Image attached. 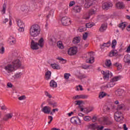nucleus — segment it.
<instances>
[{"mask_svg": "<svg viewBox=\"0 0 130 130\" xmlns=\"http://www.w3.org/2000/svg\"><path fill=\"white\" fill-rule=\"evenodd\" d=\"M41 32V28L38 24H34L30 26L29 33L31 37H37Z\"/></svg>", "mask_w": 130, "mask_h": 130, "instance_id": "1", "label": "nucleus"}, {"mask_svg": "<svg viewBox=\"0 0 130 130\" xmlns=\"http://www.w3.org/2000/svg\"><path fill=\"white\" fill-rule=\"evenodd\" d=\"M100 122L101 124H106V125H109V124H112V121L109 119L108 117H103L101 119Z\"/></svg>", "mask_w": 130, "mask_h": 130, "instance_id": "2", "label": "nucleus"}, {"mask_svg": "<svg viewBox=\"0 0 130 130\" xmlns=\"http://www.w3.org/2000/svg\"><path fill=\"white\" fill-rule=\"evenodd\" d=\"M12 66L16 71V70H18V69H20V68H21V66H22V62L20 59H16L13 61Z\"/></svg>", "mask_w": 130, "mask_h": 130, "instance_id": "3", "label": "nucleus"}, {"mask_svg": "<svg viewBox=\"0 0 130 130\" xmlns=\"http://www.w3.org/2000/svg\"><path fill=\"white\" fill-rule=\"evenodd\" d=\"M61 22L64 26H68V25H71V21L70 18H68V17L65 16L62 18L61 20Z\"/></svg>", "mask_w": 130, "mask_h": 130, "instance_id": "4", "label": "nucleus"}, {"mask_svg": "<svg viewBox=\"0 0 130 130\" xmlns=\"http://www.w3.org/2000/svg\"><path fill=\"white\" fill-rule=\"evenodd\" d=\"M4 70H5L6 72L8 74H10V73H12V72H15V71H16L12 64H11L5 66L4 67Z\"/></svg>", "mask_w": 130, "mask_h": 130, "instance_id": "5", "label": "nucleus"}, {"mask_svg": "<svg viewBox=\"0 0 130 130\" xmlns=\"http://www.w3.org/2000/svg\"><path fill=\"white\" fill-rule=\"evenodd\" d=\"M101 73L103 75L104 80H108L109 79V77H112V73H111L109 71H102Z\"/></svg>", "mask_w": 130, "mask_h": 130, "instance_id": "6", "label": "nucleus"}, {"mask_svg": "<svg viewBox=\"0 0 130 130\" xmlns=\"http://www.w3.org/2000/svg\"><path fill=\"white\" fill-rule=\"evenodd\" d=\"M78 52V48L77 47H71L69 49L68 53L69 55H75Z\"/></svg>", "mask_w": 130, "mask_h": 130, "instance_id": "7", "label": "nucleus"}, {"mask_svg": "<svg viewBox=\"0 0 130 130\" xmlns=\"http://www.w3.org/2000/svg\"><path fill=\"white\" fill-rule=\"evenodd\" d=\"M93 0H81V2L84 3V8L85 9H89L90 7L93 6Z\"/></svg>", "mask_w": 130, "mask_h": 130, "instance_id": "8", "label": "nucleus"}, {"mask_svg": "<svg viewBox=\"0 0 130 130\" xmlns=\"http://www.w3.org/2000/svg\"><path fill=\"white\" fill-rule=\"evenodd\" d=\"M71 122L73 124H81V122L78 117H72L71 119Z\"/></svg>", "mask_w": 130, "mask_h": 130, "instance_id": "9", "label": "nucleus"}, {"mask_svg": "<svg viewBox=\"0 0 130 130\" xmlns=\"http://www.w3.org/2000/svg\"><path fill=\"white\" fill-rule=\"evenodd\" d=\"M112 7H113V4L111 2H107L102 5V8L104 10H108Z\"/></svg>", "mask_w": 130, "mask_h": 130, "instance_id": "10", "label": "nucleus"}, {"mask_svg": "<svg viewBox=\"0 0 130 130\" xmlns=\"http://www.w3.org/2000/svg\"><path fill=\"white\" fill-rule=\"evenodd\" d=\"M30 47L33 50H37L39 49V45H38V43L31 40Z\"/></svg>", "mask_w": 130, "mask_h": 130, "instance_id": "11", "label": "nucleus"}, {"mask_svg": "<svg viewBox=\"0 0 130 130\" xmlns=\"http://www.w3.org/2000/svg\"><path fill=\"white\" fill-rule=\"evenodd\" d=\"M94 53L93 52H90L89 53V54L90 56L89 59H86V62L88 63H93L94 61V55H93Z\"/></svg>", "mask_w": 130, "mask_h": 130, "instance_id": "12", "label": "nucleus"}, {"mask_svg": "<svg viewBox=\"0 0 130 130\" xmlns=\"http://www.w3.org/2000/svg\"><path fill=\"white\" fill-rule=\"evenodd\" d=\"M42 111L45 114H49L50 113V111H51V108L49 106H45L43 108H42Z\"/></svg>", "mask_w": 130, "mask_h": 130, "instance_id": "13", "label": "nucleus"}, {"mask_svg": "<svg viewBox=\"0 0 130 130\" xmlns=\"http://www.w3.org/2000/svg\"><path fill=\"white\" fill-rule=\"evenodd\" d=\"M89 97V95L86 94L77 95L73 97V99L76 100V99H87Z\"/></svg>", "mask_w": 130, "mask_h": 130, "instance_id": "14", "label": "nucleus"}, {"mask_svg": "<svg viewBox=\"0 0 130 130\" xmlns=\"http://www.w3.org/2000/svg\"><path fill=\"white\" fill-rule=\"evenodd\" d=\"M115 120L116 121H117V122H122L123 121V116H118V115L117 114H116V117H114Z\"/></svg>", "mask_w": 130, "mask_h": 130, "instance_id": "15", "label": "nucleus"}, {"mask_svg": "<svg viewBox=\"0 0 130 130\" xmlns=\"http://www.w3.org/2000/svg\"><path fill=\"white\" fill-rule=\"evenodd\" d=\"M82 10V7L80 6H75L73 8V11L75 13H80Z\"/></svg>", "mask_w": 130, "mask_h": 130, "instance_id": "16", "label": "nucleus"}, {"mask_svg": "<svg viewBox=\"0 0 130 130\" xmlns=\"http://www.w3.org/2000/svg\"><path fill=\"white\" fill-rule=\"evenodd\" d=\"M106 29H107V24H103L101 26V27L99 29L100 32H104L106 31Z\"/></svg>", "mask_w": 130, "mask_h": 130, "instance_id": "17", "label": "nucleus"}, {"mask_svg": "<svg viewBox=\"0 0 130 130\" xmlns=\"http://www.w3.org/2000/svg\"><path fill=\"white\" fill-rule=\"evenodd\" d=\"M116 7L117 9H123L124 8V4L122 2H117L116 4Z\"/></svg>", "mask_w": 130, "mask_h": 130, "instance_id": "18", "label": "nucleus"}, {"mask_svg": "<svg viewBox=\"0 0 130 130\" xmlns=\"http://www.w3.org/2000/svg\"><path fill=\"white\" fill-rule=\"evenodd\" d=\"M16 22L18 26V27H25V24L24 22L21 21V20L19 19H16Z\"/></svg>", "mask_w": 130, "mask_h": 130, "instance_id": "19", "label": "nucleus"}, {"mask_svg": "<svg viewBox=\"0 0 130 130\" xmlns=\"http://www.w3.org/2000/svg\"><path fill=\"white\" fill-rule=\"evenodd\" d=\"M117 55H118V53L117 50H113L110 52V56L111 57H112V56H117Z\"/></svg>", "mask_w": 130, "mask_h": 130, "instance_id": "20", "label": "nucleus"}, {"mask_svg": "<svg viewBox=\"0 0 130 130\" xmlns=\"http://www.w3.org/2000/svg\"><path fill=\"white\" fill-rule=\"evenodd\" d=\"M81 41V37H76L73 39V43L74 44H77V43H79Z\"/></svg>", "mask_w": 130, "mask_h": 130, "instance_id": "21", "label": "nucleus"}, {"mask_svg": "<svg viewBox=\"0 0 130 130\" xmlns=\"http://www.w3.org/2000/svg\"><path fill=\"white\" fill-rule=\"evenodd\" d=\"M21 10L22 12H25V13H28V12H29V7H28L26 5H23V6H21Z\"/></svg>", "mask_w": 130, "mask_h": 130, "instance_id": "22", "label": "nucleus"}, {"mask_svg": "<svg viewBox=\"0 0 130 130\" xmlns=\"http://www.w3.org/2000/svg\"><path fill=\"white\" fill-rule=\"evenodd\" d=\"M12 117H13V113H8L7 114L4 118V120H8V119H11V118H12Z\"/></svg>", "mask_w": 130, "mask_h": 130, "instance_id": "23", "label": "nucleus"}, {"mask_svg": "<svg viewBox=\"0 0 130 130\" xmlns=\"http://www.w3.org/2000/svg\"><path fill=\"white\" fill-rule=\"evenodd\" d=\"M50 87L51 88H56L57 87V83L54 80H52L50 82Z\"/></svg>", "mask_w": 130, "mask_h": 130, "instance_id": "24", "label": "nucleus"}, {"mask_svg": "<svg viewBox=\"0 0 130 130\" xmlns=\"http://www.w3.org/2000/svg\"><path fill=\"white\" fill-rule=\"evenodd\" d=\"M45 78L47 81H48V80H50V78H51V72L47 71L45 74Z\"/></svg>", "mask_w": 130, "mask_h": 130, "instance_id": "25", "label": "nucleus"}, {"mask_svg": "<svg viewBox=\"0 0 130 130\" xmlns=\"http://www.w3.org/2000/svg\"><path fill=\"white\" fill-rule=\"evenodd\" d=\"M124 61L127 63H130V55L129 54H127L124 56Z\"/></svg>", "mask_w": 130, "mask_h": 130, "instance_id": "26", "label": "nucleus"}, {"mask_svg": "<svg viewBox=\"0 0 130 130\" xmlns=\"http://www.w3.org/2000/svg\"><path fill=\"white\" fill-rule=\"evenodd\" d=\"M115 85V83L113 82L112 81H111L110 82H109L106 86V88H112V87H114Z\"/></svg>", "mask_w": 130, "mask_h": 130, "instance_id": "27", "label": "nucleus"}, {"mask_svg": "<svg viewBox=\"0 0 130 130\" xmlns=\"http://www.w3.org/2000/svg\"><path fill=\"white\" fill-rule=\"evenodd\" d=\"M38 44L40 47H43L44 45V40H43V38H41L39 40V43H38Z\"/></svg>", "mask_w": 130, "mask_h": 130, "instance_id": "28", "label": "nucleus"}, {"mask_svg": "<svg viewBox=\"0 0 130 130\" xmlns=\"http://www.w3.org/2000/svg\"><path fill=\"white\" fill-rule=\"evenodd\" d=\"M48 103L49 105L53 106V108L56 107V103L54 102L53 101H50V100H48Z\"/></svg>", "mask_w": 130, "mask_h": 130, "instance_id": "29", "label": "nucleus"}, {"mask_svg": "<svg viewBox=\"0 0 130 130\" xmlns=\"http://www.w3.org/2000/svg\"><path fill=\"white\" fill-rule=\"evenodd\" d=\"M90 17L91 16L90 15V14H89V12H86L83 15V19H84L85 20H89Z\"/></svg>", "mask_w": 130, "mask_h": 130, "instance_id": "30", "label": "nucleus"}, {"mask_svg": "<svg viewBox=\"0 0 130 130\" xmlns=\"http://www.w3.org/2000/svg\"><path fill=\"white\" fill-rule=\"evenodd\" d=\"M51 66L54 70H60V67L56 63L51 64Z\"/></svg>", "mask_w": 130, "mask_h": 130, "instance_id": "31", "label": "nucleus"}, {"mask_svg": "<svg viewBox=\"0 0 130 130\" xmlns=\"http://www.w3.org/2000/svg\"><path fill=\"white\" fill-rule=\"evenodd\" d=\"M119 28H121L122 30L126 27V22H122L118 25Z\"/></svg>", "mask_w": 130, "mask_h": 130, "instance_id": "32", "label": "nucleus"}, {"mask_svg": "<svg viewBox=\"0 0 130 130\" xmlns=\"http://www.w3.org/2000/svg\"><path fill=\"white\" fill-rule=\"evenodd\" d=\"M9 42L10 44H15L16 43V39L12 36L9 38Z\"/></svg>", "mask_w": 130, "mask_h": 130, "instance_id": "33", "label": "nucleus"}, {"mask_svg": "<svg viewBox=\"0 0 130 130\" xmlns=\"http://www.w3.org/2000/svg\"><path fill=\"white\" fill-rule=\"evenodd\" d=\"M105 65L106 68H110L112 66L111 60H110V59H107L106 60Z\"/></svg>", "mask_w": 130, "mask_h": 130, "instance_id": "34", "label": "nucleus"}, {"mask_svg": "<svg viewBox=\"0 0 130 130\" xmlns=\"http://www.w3.org/2000/svg\"><path fill=\"white\" fill-rule=\"evenodd\" d=\"M106 95H107V93L104 91H102L100 92L99 98H100V99H102V98H104V97H105Z\"/></svg>", "mask_w": 130, "mask_h": 130, "instance_id": "35", "label": "nucleus"}, {"mask_svg": "<svg viewBox=\"0 0 130 130\" xmlns=\"http://www.w3.org/2000/svg\"><path fill=\"white\" fill-rule=\"evenodd\" d=\"M57 45L60 49H63V45H62L61 41L58 42L57 43Z\"/></svg>", "mask_w": 130, "mask_h": 130, "instance_id": "36", "label": "nucleus"}, {"mask_svg": "<svg viewBox=\"0 0 130 130\" xmlns=\"http://www.w3.org/2000/svg\"><path fill=\"white\" fill-rule=\"evenodd\" d=\"M115 94L117 96H121L122 95V90L118 89L115 91Z\"/></svg>", "mask_w": 130, "mask_h": 130, "instance_id": "37", "label": "nucleus"}, {"mask_svg": "<svg viewBox=\"0 0 130 130\" xmlns=\"http://www.w3.org/2000/svg\"><path fill=\"white\" fill-rule=\"evenodd\" d=\"M7 10V4L6 3H4L3 6V9L2 10V14H6V11Z\"/></svg>", "mask_w": 130, "mask_h": 130, "instance_id": "38", "label": "nucleus"}, {"mask_svg": "<svg viewBox=\"0 0 130 130\" xmlns=\"http://www.w3.org/2000/svg\"><path fill=\"white\" fill-rule=\"evenodd\" d=\"M22 75H23V74L21 72L16 73L14 76V79H20L22 76Z\"/></svg>", "mask_w": 130, "mask_h": 130, "instance_id": "39", "label": "nucleus"}, {"mask_svg": "<svg viewBox=\"0 0 130 130\" xmlns=\"http://www.w3.org/2000/svg\"><path fill=\"white\" fill-rule=\"evenodd\" d=\"M86 28H92L93 26H95V23H87L85 24Z\"/></svg>", "mask_w": 130, "mask_h": 130, "instance_id": "40", "label": "nucleus"}, {"mask_svg": "<svg viewBox=\"0 0 130 130\" xmlns=\"http://www.w3.org/2000/svg\"><path fill=\"white\" fill-rule=\"evenodd\" d=\"M124 108V104H121L118 106L117 108V111H119V110H121Z\"/></svg>", "mask_w": 130, "mask_h": 130, "instance_id": "41", "label": "nucleus"}, {"mask_svg": "<svg viewBox=\"0 0 130 130\" xmlns=\"http://www.w3.org/2000/svg\"><path fill=\"white\" fill-rule=\"evenodd\" d=\"M96 9H91L88 12V14H89V15L90 16H92V15H95V14H96Z\"/></svg>", "mask_w": 130, "mask_h": 130, "instance_id": "42", "label": "nucleus"}, {"mask_svg": "<svg viewBox=\"0 0 130 130\" xmlns=\"http://www.w3.org/2000/svg\"><path fill=\"white\" fill-rule=\"evenodd\" d=\"M114 66H115V67H117V70H121V69L122 68V66H121V64L117 62L114 64Z\"/></svg>", "mask_w": 130, "mask_h": 130, "instance_id": "43", "label": "nucleus"}, {"mask_svg": "<svg viewBox=\"0 0 130 130\" xmlns=\"http://www.w3.org/2000/svg\"><path fill=\"white\" fill-rule=\"evenodd\" d=\"M117 114V115L118 116H123L122 115V112L120 111H117V112H116L115 113V116L114 117H116V114Z\"/></svg>", "mask_w": 130, "mask_h": 130, "instance_id": "44", "label": "nucleus"}, {"mask_svg": "<svg viewBox=\"0 0 130 130\" xmlns=\"http://www.w3.org/2000/svg\"><path fill=\"white\" fill-rule=\"evenodd\" d=\"M44 93H45V96H46V97H48L49 99L52 98V95H51V94H50V93H49V92H48V91H45Z\"/></svg>", "mask_w": 130, "mask_h": 130, "instance_id": "45", "label": "nucleus"}, {"mask_svg": "<svg viewBox=\"0 0 130 130\" xmlns=\"http://www.w3.org/2000/svg\"><path fill=\"white\" fill-rule=\"evenodd\" d=\"M119 80V77L118 76L114 77L112 80L111 81L113 83H115V82H117Z\"/></svg>", "mask_w": 130, "mask_h": 130, "instance_id": "46", "label": "nucleus"}, {"mask_svg": "<svg viewBox=\"0 0 130 130\" xmlns=\"http://www.w3.org/2000/svg\"><path fill=\"white\" fill-rule=\"evenodd\" d=\"M110 44H111V42L110 41H109L107 43H104L102 46H105V47H109V46H110Z\"/></svg>", "mask_w": 130, "mask_h": 130, "instance_id": "47", "label": "nucleus"}, {"mask_svg": "<svg viewBox=\"0 0 130 130\" xmlns=\"http://www.w3.org/2000/svg\"><path fill=\"white\" fill-rule=\"evenodd\" d=\"M116 43H117V42H116V40H113L112 42V48H115V45H116Z\"/></svg>", "mask_w": 130, "mask_h": 130, "instance_id": "48", "label": "nucleus"}, {"mask_svg": "<svg viewBox=\"0 0 130 130\" xmlns=\"http://www.w3.org/2000/svg\"><path fill=\"white\" fill-rule=\"evenodd\" d=\"M70 77H71V74L70 73H65L64 74V78L66 80H69Z\"/></svg>", "mask_w": 130, "mask_h": 130, "instance_id": "49", "label": "nucleus"}, {"mask_svg": "<svg viewBox=\"0 0 130 130\" xmlns=\"http://www.w3.org/2000/svg\"><path fill=\"white\" fill-rule=\"evenodd\" d=\"M48 119H49V120H50L48 122V123H49V124L51 123V121H52V120H53V117L51 116H48Z\"/></svg>", "mask_w": 130, "mask_h": 130, "instance_id": "50", "label": "nucleus"}, {"mask_svg": "<svg viewBox=\"0 0 130 130\" xmlns=\"http://www.w3.org/2000/svg\"><path fill=\"white\" fill-rule=\"evenodd\" d=\"M87 38H88V33L85 32L83 35V40H86Z\"/></svg>", "mask_w": 130, "mask_h": 130, "instance_id": "51", "label": "nucleus"}, {"mask_svg": "<svg viewBox=\"0 0 130 130\" xmlns=\"http://www.w3.org/2000/svg\"><path fill=\"white\" fill-rule=\"evenodd\" d=\"M90 118H91L90 117L86 116L83 118V119L84 120H85V121H90Z\"/></svg>", "mask_w": 130, "mask_h": 130, "instance_id": "52", "label": "nucleus"}, {"mask_svg": "<svg viewBox=\"0 0 130 130\" xmlns=\"http://www.w3.org/2000/svg\"><path fill=\"white\" fill-rule=\"evenodd\" d=\"M89 127L91 129H95L96 128V125L95 124H91L90 125Z\"/></svg>", "mask_w": 130, "mask_h": 130, "instance_id": "53", "label": "nucleus"}, {"mask_svg": "<svg viewBox=\"0 0 130 130\" xmlns=\"http://www.w3.org/2000/svg\"><path fill=\"white\" fill-rule=\"evenodd\" d=\"M76 103V105H79V106H81L80 105L83 103V101H75Z\"/></svg>", "mask_w": 130, "mask_h": 130, "instance_id": "54", "label": "nucleus"}, {"mask_svg": "<svg viewBox=\"0 0 130 130\" xmlns=\"http://www.w3.org/2000/svg\"><path fill=\"white\" fill-rule=\"evenodd\" d=\"M0 53L1 54H4V53H5V47H2V48H0Z\"/></svg>", "mask_w": 130, "mask_h": 130, "instance_id": "55", "label": "nucleus"}, {"mask_svg": "<svg viewBox=\"0 0 130 130\" xmlns=\"http://www.w3.org/2000/svg\"><path fill=\"white\" fill-rule=\"evenodd\" d=\"M25 26H22V27H20L18 29V30L19 32H24V28Z\"/></svg>", "mask_w": 130, "mask_h": 130, "instance_id": "56", "label": "nucleus"}, {"mask_svg": "<svg viewBox=\"0 0 130 130\" xmlns=\"http://www.w3.org/2000/svg\"><path fill=\"white\" fill-rule=\"evenodd\" d=\"M104 126L103 125H99L98 126V130H103Z\"/></svg>", "mask_w": 130, "mask_h": 130, "instance_id": "57", "label": "nucleus"}, {"mask_svg": "<svg viewBox=\"0 0 130 130\" xmlns=\"http://www.w3.org/2000/svg\"><path fill=\"white\" fill-rule=\"evenodd\" d=\"M76 4L74 1H71L69 4V7H73Z\"/></svg>", "mask_w": 130, "mask_h": 130, "instance_id": "58", "label": "nucleus"}, {"mask_svg": "<svg viewBox=\"0 0 130 130\" xmlns=\"http://www.w3.org/2000/svg\"><path fill=\"white\" fill-rule=\"evenodd\" d=\"M26 98V96L25 95L21 96L20 97L18 98L19 100H24Z\"/></svg>", "mask_w": 130, "mask_h": 130, "instance_id": "59", "label": "nucleus"}, {"mask_svg": "<svg viewBox=\"0 0 130 130\" xmlns=\"http://www.w3.org/2000/svg\"><path fill=\"white\" fill-rule=\"evenodd\" d=\"M92 120L93 121V122H95V121H96V120H97V117L94 116L92 117Z\"/></svg>", "mask_w": 130, "mask_h": 130, "instance_id": "60", "label": "nucleus"}, {"mask_svg": "<svg viewBox=\"0 0 130 130\" xmlns=\"http://www.w3.org/2000/svg\"><path fill=\"white\" fill-rule=\"evenodd\" d=\"M7 86L8 87V88H12L13 87V84H12L11 83L9 82L7 84Z\"/></svg>", "mask_w": 130, "mask_h": 130, "instance_id": "61", "label": "nucleus"}, {"mask_svg": "<svg viewBox=\"0 0 130 130\" xmlns=\"http://www.w3.org/2000/svg\"><path fill=\"white\" fill-rule=\"evenodd\" d=\"M58 59L62 61V62H66V61L62 58H58Z\"/></svg>", "mask_w": 130, "mask_h": 130, "instance_id": "62", "label": "nucleus"}, {"mask_svg": "<svg viewBox=\"0 0 130 130\" xmlns=\"http://www.w3.org/2000/svg\"><path fill=\"white\" fill-rule=\"evenodd\" d=\"M56 111L57 112V111H58V109L56 108V109H53L52 110L53 113H54V112H55Z\"/></svg>", "mask_w": 130, "mask_h": 130, "instance_id": "63", "label": "nucleus"}, {"mask_svg": "<svg viewBox=\"0 0 130 130\" xmlns=\"http://www.w3.org/2000/svg\"><path fill=\"white\" fill-rule=\"evenodd\" d=\"M123 128H124V130H127V127H126V124H123Z\"/></svg>", "mask_w": 130, "mask_h": 130, "instance_id": "64", "label": "nucleus"}]
</instances>
